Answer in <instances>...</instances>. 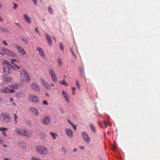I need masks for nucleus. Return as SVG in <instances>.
Listing matches in <instances>:
<instances>
[{
  "label": "nucleus",
  "instance_id": "26",
  "mask_svg": "<svg viewBox=\"0 0 160 160\" xmlns=\"http://www.w3.org/2000/svg\"><path fill=\"white\" fill-rule=\"evenodd\" d=\"M62 94L65 97L66 100H68V96L67 93L64 91H62Z\"/></svg>",
  "mask_w": 160,
  "mask_h": 160
},
{
  "label": "nucleus",
  "instance_id": "48",
  "mask_svg": "<svg viewBox=\"0 0 160 160\" xmlns=\"http://www.w3.org/2000/svg\"><path fill=\"white\" fill-rule=\"evenodd\" d=\"M13 66V67H14V68H13V69H16V68H17L18 69H20V67H19V66H18L16 65H15V67H14V66Z\"/></svg>",
  "mask_w": 160,
  "mask_h": 160
},
{
  "label": "nucleus",
  "instance_id": "37",
  "mask_svg": "<svg viewBox=\"0 0 160 160\" xmlns=\"http://www.w3.org/2000/svg\"><path fill=\"white\" fill-rule=\"evenodd\" d=\"M60 49L62 51H63L64 50V47H63V46L62 43H60Z\"/></svg>",
  "mask_w": 160,
  "mask_h": 160
},
{
  "label": "nucleus",
  "instance_id": "54",
  "mask_svg": "<svg viewBox=\"0 0 160 160\" xmlns=\"http://www.w3.org/2000/svg\"><path fill=\"white\" fill-rule=\"evenodd\" d=\"M35 30H36V31L39 34H40V33H39L38 32V29L37 27L35 28Z\"/></svg>",
  "mask_w": 160,
  "mask_h": 160
},
{
  "label": "nucleus",
  "instance_id": "3",
  "mask_svg": "<svg viewBox=\"0 0 160 160\" xmlns=\"http://www.w3.org/2000/svg\"><path fill=\"white\" fill-rule=\"evenodd\" d=\"M36 150L39 153L42 154L46 155L48 153L47 148L41 145L37 146L36 147Z\"/></svg>",
  "mask_w": 160,
  "mask_h": 160
},
{
  "label": "nucleus",
  "instance_id": "23",
  "mask_svg": "<svg viewBox=\"0 0 160 160\" xmlns=\"http://www.w3.org/2000/svg\"><path fill=\"white\" fill-rule=\"evenodd\" d=\"M16 95L18 98H22L24 96V93L22 92H20L18 93H16Z\"/></svg>",
  "mask_w": 160,
  "mask_h": 160
},
{
  "label": "nucleus",
  "instance_id": "55",
  "mask_svg": "<svg viewBox=\"0 0 160 160\" xmlns=\"http://www.w3.org/2000/svg\"><path fill=\"white\" fill-rule=\"evenodd\" d=\"M76 84L77 86L79 85V82L78 81V80H76Z\"/></svg>",
  "mask_w": 160,
  "mask_h": 160
},
{
  "label": "nucleus",
  "instance_id": "53",
  "mask_svg": "<svg viewBox=\"0 0 160 160\" xmlns=\"http://www.w3.org/2000/svg\"><path fill=\"white\" fill-rule=\"evenodd\" d=\"M2 43L5 45L7 46L8 45V44L6 43V42L5 41H2Z\"/></svg>",
  "mask_w": 160,
  "mask_h": 160
},
{
  "label": "nucleus",
  "instance_id": "14",
  "mask_svg": "<svg viewBox=\"0 0 160 160\" xmlns=\"http://www.w3.org/2000/svg\"><path fill=\"white\" fill-rule=\"evenodd\" d=\"M37 50L39 52L40 56L42 58H45V54L42 49L41 48L38 47L37 48Z\"/></svg>",
  "mask_w": 160,
  "mask_h": 160
},
{
  "label": "nucleus",
  "instance_id": "51",
  "mask_svg": "<svg viewBox=\"0 0 160 160\" xmlns=\"http://www.w3.org/2000/svg\"><path fill=\"white\" fill-rule=\"evenodd\" d=\"M68 122L71 125H73V123L70 120H68Z\"/></svg>",
  "mask_w": 160,
  "mask_h": 160
},
{
  "label": "nucleus",
  "instance_id": "31",
  "mask_svg": "<svg viewBox=\"0 0 160 160\" xmlns=\"http://www.w3.org/2000/svg\"><path fill=\"white\" fill-rule=\"evenodd\" d=\"M50 134L51 135V136L53 138V139H56V138L55 137V136H57L56 135L55 133H53L52 132H51L50 133Z\"/></svg>",
  "mask_w": 160,
  "mask_h": 160
},
{
  "label": "nucleus",
  "instance_id": "64",
  "mask_svg": "<svg viewBox=\"0 0 160 160\" xmlns=\"http://www.w3.org/2000/svg\"><path fill=\"white\" fill-rule=\"evenodd\" d=\"M0 54H1L2 55V56H3L4 54L3 53L0 52Z\"/></svg>",
  "mask_w": 160,
  "mask_h": 160
},
{
  "label": "nucleus",
  "instance_id": "29",
  "mask_svg": "<svg viewBox=\"0 0 160 160\" xmlns=\"http://www.w3.org/2000/svg\"><path fill=\"white\" fill-rule=\"evenodd\" d=\"M57 61L59 66L61 67L62 65V62L61 59L60 58H58L57 59Z\"/></svg>",
  "mask_w": 160,
  "mask_h": 160
},
{
  "label": "nucleus",
  "instance_id": "8",
  "mask_svg": "<svg viewBox=\"0 0 160 160\" xmlns=\"http://www.w3.org/2000/svg\"><path fill=\"white\" fill-rule=\"evenodd\" d=\"M49 74L53 81L55 82H57L58 80L57 78L54 70L52 69H50Z\"/></svg>",
  "mask_w": 160,
  "mask_h": 160
},
{
  "label": "nucleus",
  "instance_id": "50",
  "mask_svg": "<svg viewBox=\"0 0 160 160\" xmlns=\"http://www.w3.org/2000/svg\"><path fill=\"white\" fill-rule=\"evenodd\" d=\"M43 103L45 105H47L48 104V102L47 101H43Z\"/></svg>",
  "mask_w": 160,
  "mask_h": 160
},
{
  "label": "nucleus",
  "instance_id": "18",
  "mask_svg": "<svg viewBox=\"0 0 160 160\" xmlns=\"http://www.w3.org/2000/svg\"><path fill=\"white\" fill-rule=\"evenodd\" d=\"M43 84V86L47 89L50 90L51 89L50 86L48 82L44 79L41 80Z\"/></svg>",
  "mask_w": 160,
  "mask_h": 160
},
{
  "label": "nucleus",
  "instance_id": "60",
  "mask_svg": "<svg viewBox=\"0 0 160 160\" xmlns=\"http://www.w3.org/2000/svg\"><path fill=\"white\" fill-rule=\"evenodd\" d=\"M77 149L76 148H74L73 149V151H74V152H76L77 151Z\"/></svg>",
  "mask_w": 160,
  "mask_h": 160
},
{
  "label": "nucleus",
  "instance_id": "22",
  "mask_svg": "<svg viewBox=\"0 0 160 160\" xmlns=\"http://www.w3.org/2000/svg\"><path fill=\"white\" fill-rule=\"evenodd\" d=\"M9 87L15 89H17L19 87L18 84L17 83L9 85Z\"/></svg>",
  "mask_w": 160,
  "mask_h": 160
},
{
  "label": "nucleus",
  "instance_id": "19",
  "mask_svg": "<svg viewBox=\"0 0 160 160\" xmlns=\"http://www.w3.org/2000/svg\"><path fill=\"white\" fill-rule=\"evenodd\" d=\"M28 98L30 100H38V99L37 96L34 94H30Z\"/></svg>",
  "mask_w": 160,
  "mask_h": 160
},
{
  "label": "nucleus",
  "instance_id": "25",
  "mask_svg": "<svg viewBox=\"0 0 160 160\" xmlns=\"http://www.w3.org/2000/svg\"><path fill=\"white\" fill-rule=\"evenodd\" d=\"M90 126L93 132L95 133L96 132V128L94 125L92 124L91 123L90 124Z\"/></svg>",
  "mask_w": 160,
  "mask_h": 160
},
{
  "label": "nucleus",
  "instance_id": "34",
  "mask_svg": "<svg viewBox=\"0 0 160 160\" xmlns=\"http://www.w3.org/2000/svg\"><path fill=\"white\" fill-rule=\"evenodd\" d=\"M14 62H19L16 59H11V63L14 64Z\"/></svg>",
  "mask_w": 160,
  "mask_h": 160
},
{
  "label": "nucleus",
  "instance_id": "41",
  "mask_svg": "<svg viewBox=\"0 0 160 160\" xmlns=\"http://www.w3.org/2000/svg\"><path fill=\"white\" fill-rule=\"evenodd\" d=\"M10 101V105L12 104L13 106H15L16 105V103L15 102H12L13 101Z\"/></svg>",
  "mask_w": 160,
  "mask_h": 160
},
{
  "label": "nucleus",
  "instance_id": "20",
  "mask_svg": "<svg viewBox=\"0 0 160 160\" xmlns=\"http://www.w3.org/2000/svg\"><path fill=\"white\" fill-rule=\"evenodd\" d=\"M3 80L6 82H11L12 79L11 77L8 76H3L2 77Z\"/></svg>",
  "mask_w": 160,
  "mask_h": 160
},
{
  "label": "nucleus",
  "instance_id": "49",
  "mask_svg": "<svg viewBox=\"0 0 160 160\" xmlns=\"http://www.w3.org/2000/svg\"><path fill=\"white\" fill-rule=\"evenodd\" d=\"M2 134L3 135H4L5 137H6L7 136V135L6 133L5 132H4V131L3 132H2Z\"/></svg>",
  "mask_w": 160,
  "mask_h": 160
},
{
  "label": "nucleus",
  "instance_id": "21",
  "mask_svg": "<svg viewBox=\"0 0 160 160\" xmlns=\"http://www.w3.org/2000/svg\"><path fill=\"white\" fill-rule=\"evenodd\" d=\"M2 64L3 65H7L10 66L12 68H14V67L13 65H11L9 62L7 60H3L2 62Z\"/></svg>",
  "mask_w": 160,
  "mask_h": 160
},
{
  "label": "nucleus",
  "instance_id": "44",
  "mask_svg": "<svg viewBox=\"0 0 160 160\" xmlns=\"http://www.w3.org/2000/svg\"><path fill=\"white\" fill-rule=\"evenodd\" d=\"M60 110L62 113H64L65 112L64 110L62 108H60Z\"/></svg>",
  "mask_w": 160,
  "mask_h": 160
},
{
  "label": "nucleus",
  "instance_id": "63",
  "mask_svg": "<svg viewBox=\"0 0 160 160\" xmlns=\"http://www.w3.org/2000/svg\"><path fill=\"white\" fill-rule=\"evenodd\" d=\"M107 134L108 135H110V132L109 131L107 132Z\"/></svg>",
  "mask_w": 160,
  "mask_h": 160
},
{
  "label": "nucleus",
  "instance_id": "16",
  "mask_svg": "<svg viewBox=\"0 0 160 160\" xmlns=\"http://www.w3.org/2000/svg\"><path fill=\"white\" fill-rule=\"evenodd\" d=\"M17 49L18 50L19 52L22 55H24L26 54V52L24 49L21 46H17Z\"/></svg>",
  "mask_w": 160,
  "mask_h": 160
},
{
  "label": "nucleus",
  "instance_id": "28",
  "mask_svg": "<svg viewBox=\"0 0 160 160\" xmlns=\"http://www.w3.org/2000/svg\"><path fill=\"white\" fill-rule=\"evenodd\" d=\"M0 31L3 32H6L8 31L6 28L2 26H0Z\"/></svg>",
  "mask_w": 160,
  "mask_h": 160
},
{
  "label": "nucleus",
  "instance_id": "35",
  "mask_svg": "<svg viewBox=\"0 0 160 160\" xmlns=\"http://www.w3.org/2000/svg\"><path fill=\"white\" fill-rule=\"evenodd\" d=\"M31 160H41L39 158L35 157H33L31 158Z\"/></svg>",
  "mask_w": 160,
  "mask_h": 160
},
{
  "label": "nucleus",
  "instance_id": "43",
  "mask_svg": "<svg viewBox=\"0 0 160 160\" xmlns=\"http://www.w3.org/2000/svg\"><path fill=\"white\" fill-rule=\"evenodd\" d=\"M22 40L25 42V44H27L28 42V40L27 39L25 38H23L22 39Z\"/></svg>",
  "mask_w": 160,
  "mask_h": 160
},
{
  "label": "nucleus",
  "instance_id": "4",
  "mask_svg": "<svg viewBox=\"0 0 160 160\" xmlns=\"http://www.w3.org/2000/svg\"><path fill=\"white\" fill-rule=\"evenodd\" d=\"M0 120L3 123H8L10 121V118L8 115L2 113L0 116Z\"/></svg>",
  "mask_w": 160,
  "mask_h": 160
},
{
  "label": "nucleus",
  "instance_id": "62",
  "mask_svg": "<svg viewBox=\"0 0 160 160\" xmlns=\"http://www.w3.org/2000/svg\"><path fill=\"white\" fill-rule=\"evenodd\" d=\"M77 88H78L79 89H80V85H77Z\"/></svg>",
  "mask_w": 160,
  "mask_h": 160
},
{
  "label": "nucleus",
  "instance_id": "2",
  "mask_svg": "<svg viewBox=\"0 0 160 160\" xmlns=\"http://www.w3.org/2000/svg\"><path fill=\"white\" fill-rule=\"evenodd\" d=\"M15 132L17 134L28 137H30L32 134L31 132L27 131L24 129H17Z\"/></svg>",
  "mask_w": 160,
  "mask_h": 160
},
{
  "label": "nucleus",
  "instance_id": "10",
  "mask_svg": "<svg viewBox=\"0 0 160 160\" xmlns=\"http://www.w3.org/2000/svg\"><path fill=\"white\" fill-rule=\"evenodd\" d=\"M15 92L13 89H10L7 87L3 88L1 90V92L4 93H13Z\"/></svg>",
  "mask_w": 160,
  "mask_h": 160
},
{
  "label": "nucleus",
  "instance_id": "52",
  "mask_svg": "<svg viewBox=\"0 0 160 160\" xmlns=\"http://www.w3.org/2000/svg\"><path fill=\"white\" fill-rule=\"evenodd\" d=\"M112 149L113 151H115V147L114 145H112Z\"/></svg>",
  "mask_w": 160,
  "mask_h": 160
},
{
  "label": "nucleus",
  "instance_id": "39",
  "mask_svg": "<svg viewBox=\"0 0 160 160\" xmlns=\"http://www.w3.org/2000/svg\"><path fill=\"white\" fill-rule=\"evenodd\" d=\"M36 5H37L38 4V0H31Z\"/></svg>",
  "mask_w": 160,
  "mask_h": 160
},
{
  "label": "nucleus",
  "instance_id": "24",
  "mask_svg": "<svg viewBox=\"0 0 160 160\" xmlns=\"http://www.w3.org/2000/svg\"><path fill=\"white\" fill-rule=\"evenodd\" d=\"M48 11L51 14H53V9L50 6L48 7Z\"/></svg>",
  "mask_w": 160,
  "mask_h": 160
},
{
  "label": "nucleus",
  "instance_id": "1",
  "mask_svg": "<svg viewBox=\"0 0 160 160\" xmlns=\"http://www.w3.org/2000/svg\"><path fill=\"white\" fill-rule=\"evenodd\" d=\"M20 81L23 82H28L30 80V78L27 72L25 71L22 70L20 71Z\"/></svg>",
  "mask_w": 160,
  "mask_h": 160
},
{
  "label": "nucleus",
  "instance_id": "38",
  "mask_svg": "<svg viewBox=\"0 0 160 160\" xmlns=\"http://www.w3.org/2000/svg\"><path fill=\"white\" fill-rule=\"evenodd\" d=\"M103 123L104 125L105 126V128H107L108 126V123H107V122H106L105 121H103Z\"/></svg>",
  "mask_w": 160,
  "mask_h": 160
},
{
  "label": "nucleus",
  "instance_id": "56",
  "mask_svg": "<svg viewBox=\"0 0 160 160\" xmlns=\"http://www.w3.org/2000/svg\"><path fill=\"white\" fill-rule=\"evenodd\" d=\"M3 21V19H2V18H1V17L0 16V22H2Z\"/></svg>",
  "mask_w": 160,
  "mask_h": 160
},
{
  "label": "nucleus",
  "instance_id": "27",
  "mask_svg": "<svg viewBox=\"0 0 160 160\" xmlns=\"http://www.w3.org/2000/svg\"><path fill=\"white\" fill-rule=\"evenodd\" d=\"M40 135L42 139H45L46 137V134L44 132H41L40 134Z\"/></svg>",
  "mask_w": 160,
  "mask_h": 160
},
{
  "label": "nucleus",
  "instance_id": "11",
  "mask_svg": "<svg viewBox=\"0 0 160 160\" xmlns=\"http://www.w3.org/2000/svg\"><path fill=\"white\" fill-rule=\"evenodd\" d=\"M32 88L35 90L39 91L40 88L38 85L34 82H32L30 84Z\"/></svg>",
  "mask_w": 160,
  "mask_h": 160
},
{
  "label": "nucleus",
  "instance_id": "6",
  "mask_svg": "<svg viewBox=\"0 0 160 160\" xmlns=\"http://www.w3.org/2000/svg\"><path fill=\"white\" fill-rule=\"evenodd\" d=\"M51 121V118L49 116H45L42 120V123L46 125L50 124Z\"/></svg>",
  "mask_w": 160,
  "mask_h": 160
},
{
  "label": "nucleus",
  "instance_id": "7",
  "mask_svg": "<svg viewBox=\"0 0 160 160\" xmlns=\"http://www.w3.org/2000/svg\"><path fill=\"white\" fill-rule=\"evenodd\" d=\"M82 136L85 142L88 144H89L90 142L91 139L87 134L83 132L82 133Z\"/></svg>",
  "mask_w": 160,
  "mask_h": 160
},
{
  "label": "nucleus",
  "instance_id": "15",
  "mask_svg": "<svg viewBox=\"0 0 160 160\" xmlns=\"http://www.w3.org/2000/svg\"><path fill=\"white\" fill-rule=\"evenodd\" d=\"M45 35L49 45L51 46L52 43V40L51 37L47 33L45 34Z\"/></svg>",
  "mask_w": 160,
  "mask_h": 160
},
{
  "label": "nucleus",
  "instance_id": "47",
  "mask_svg": "<svg viewBox=\"0 0 160 160\" xmlns=\"http://www.w3.org/2000/svg\"><path fill=\"white\" fill-rule=\"evenodd\" d=\"M4 140L0 138V144L4 142Z\"/></svg>",
  "mask_w": 160,
  "mask_h": 160
},
{
  "label": "nucleus",
  "instance_id": "36",
  "mask_svg": "<svg viewBox=\"0 0 160 160\" xmlns=\"http://www.w3.org/2000/svg\"><path fill=\"white\" fill-rule=\"evenodd\" d=\"M14 24L17 27L20 28H21V26L19 23L16 22H15Z\"/></svg>",
  "mask_w": 160,
  "mask_h": 160
},
{
  "label": "nucleus",
  "instance_id": "12",
  "mask_svg": "<svg viewBox=\"0 0 160 160\" xmlns=\"http://www.w3.org/2000/svg\"><path fill=\"white\" fill-rule=\"evenodd\" d=\"M3 73L5 75H8L11 72V70L10 68L8 67L5 66L2 68Z\"/></svg>",
  "mask_w": 160,
  "mask_h": 160
},
{
  "label": "nucleus",
  "instance_id": "61",
  "mask_svg": "<svg viewBox=\"0 0 160 160\" xmlns=\"http://www.w3.org/2000/svg\"><path fill=\"white\" fill-rule=\"evenodd\" d=\"M2 146L6 148L7 147V145L6 144H3Z\"/></svg>",
  "mask_w": 160,
  "mask_h": 160
},
{
  "label": "nucleus",
  "instance_id": "17",
  "mask_svg": "<svg viewBox=\"0 0 160 160\" xmlns=\"http://www.w3.org/2000/svg\"><path fill=\"white\" fill-rule=\"evenodd\" d=\"M23 18L25 21L28 24L31 23V20L30 18L27 14H24L23 15Z\"/></svg>",
  "mask_w": 160,
  "mask_h": 160
},
{
  "label": "nucleus",
  "instance_id": "42",
  "mask_svg": "<svg viewBox=\"0 0 160 160\" xmlns=\"http://www.w3.org/2000/svg\"><path fill=\"white\" fill-rule=\"evenodd\" d=\"M13 4L14 5V7H13V8L14 9H16L17 8V7H18V5L17 4H15V3H14V2L13 3Z\"/></svg>",
  "mask_w": 160,
  "mask_h": 160
},
{
  "label": "nucleus",
  "instance_id": "45",
  "mask_svg": "<svg viewBox=\"0 0 160 160\" xmlns=\"http://www.w3.org/2000/svg\"><path fill=\"white\" fill-rule=\"evenodd\" d=\"M70 50L71 51V52H72V53L73 56H74L76 58V56L75 55V54H74L73 50H72V48H70Z\"/></svg>",
  "mask_w": 160,
  "mask_h": 160
},
{
  "label": "nucleus",
  "instance_id": "9",
  "mask_svg": "<svg viewBox=\"0 0 160 160\" xmlns=\"http://www.w3.org/2000/svg\"><path fill=\"white\" fill-rule=\"evenodd\" d=\"M29 110L34 115L37 117L39 115V113L38 110L35 108L31 107L29 108Z\"/></svg>",
  "mask_w": 160,
  "mask_h": 160
},
{
  "label": "nucleus",
  "instance_id": "57",
  "mask_svg": "<svg viewBox=\"0 0 160 160\" xmlns=\"http://www.w3.org/2000/svg\"><path fill=\"white\" fill-rule=\"evenodd\" d=\"M3 159L4 160H10V159H9L8 158H5V157L3 158Z\"/></svg>",
  "mask_w": 160,
  "mask_h": 160
},
{
  "label": "nucleus",
  "instance_id": "30",
  "mask_svg": "<svg viewBox=\"0 0 160 160\" xmlns=\"http://www.w3.org/2000/svg\"><path fill=\"white\" fill-rule=\"evenodd\" d=\"M59 82L61 83L62 85H64L66 86L68 85V84L64 80L62 81H60Z\"/></svg>",
  "mask_w": 160,
  "mask_h": 160
},
{
  "label": "nucleus",
  "instance_id": "40",
  "mask_svg": "<svg viewBox=\"0 0 160 160\" xmlns=\"http://www.w3.org/2000/svg\"><path fill=\"white\" fill-rule=\"evenodd\" d=\"M72 90L73 91V92H72V94L73 95H74L75 94V91L76 90V88L75 87H73L72 88Z\"/></svg>",
  "mask_w": 160,
  "mask_h": 160
},
{
  "label": "nucleus",
  "instance_id": "33",
  "mask_svg": "<svg viewBox=\"0 0 160 160\" xmlns=\"http://www.w3.org/2000/svg\"><path fill=\"white\" fill-rule=\"evenodd\" d=\"M14 120H15V123L16 124L17 123V118H18V117L17 115L16 114H14Z\"/></svg>",
  "mask_w": 160,
  "mask_h": 160
},
{
  "label": "nucleus",
  "instance_id": "58",
  "mask_svg": "<svg viewBox=\"0 0 160 160\" xmlns=\"http://www.w3.org/2000/svg\"><path fill=\"white\" fill-rule=\"evenodd\" d=\"M79 148L81 149H84V146H80Z\"/></svg>",
  "mask_w": 160,
  "mask_h": 160
},
{
  "label": "nucleus",
  "instance_id": "5",
  "mask_svg": "<svg viewBox=\"0 0 160 160\" xmlns=\"http://www.w3.org/2000/svg\"><path fill=\"white\" fill-rule=\"evenodd\" d=\"M2 51L9 57H14L16 56L15 54L14 53L5 48H2Z\"/></svg>",
  "mask_w": 160,
  "mask_h": 160
},
{
  "label": "nucleus",
  "instance_id": "32",
  "mask_svg": "<svg viewBox=\"0 0 160 160\" xmlns=\"http://www.w3.org/2000/svg\"><path fill=\"white\" fill-rule=\"evenodd\" d=\"M8 130V128H6L3 127V128H0V131H2V132H4L5 131L7 130Z\"/></svg>",
  "mask_w": 160,
  "mask_h": 160
},
{
  "label": "nucleus",
  "instance_id": "13",
  "mask_svg": "<svg viewBox=\"0 0 160 160\" xmlns=\"http://www.w3.org/2000/svg\"><path fill=\"white\" fill-rule=\"evenodd\" d=\"M65 132L67 135L69 137H73V132L71 129L66 128L65 129Z\"/></svg>",
  "mask_w": 160,
  "mask_h": 160
},
{
  "label": "nucleus",
  "instance_id": "46",
  "mask_svg": "<svg viewBox=\"0 0 160 160\" xmlns=\"http://www.w3.org/2000/svg\"><path fill=\"white\" fill-rule=\"evenodd\" d=\"M61 151L62 152H63L64 153H65L66 150L65 148H64L63 147H62L61 149Z\"/></svg>",
  "mask_w": 160,
  "mask_h": 160
},
{
  "label": "nucleus",
  "instance_id": "59",
  "mask_svg": "<svg viewBox=\"0 0 160 160\" xmlns=\"http://www.w3.org/2000/svg\"><path fill=\"white\" fill-rule=\"evenodd\" d=\"M72 126H73L74 129L76 130V126L75 125H74L73 124V125H72Z\"/></svg>",
  "mask_w": 160,
  "mask_h": 160
}]
</instances>
